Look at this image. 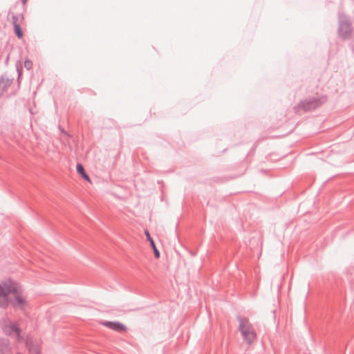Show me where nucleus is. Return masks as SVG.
<instances>
[{
	"mask_svg": "<svg viewBox=\"0 0 354 354\" xmlns=\"http://www.w3.org/2000/svg\"><path fill=\"white\" fill-rule=\"evenodd\" d=\"M9 303L19 307L26 304V297L20 286L10 280L0 284V306H6Z\"/></svg>",
	"mask_w": 354,
	"mask_h": 354,
	"instance_id": "nucleus-1",
	"label": "nucleus"
},
{
	"mask_svg": "<svg viewBox=\"0 0 354 354\" xmlns=\"http://www.w3.org/2000/svg\"><path fill=\"white\" fill-rule=\"evenodd\" d=\"M3 330L6 334L12 337L19 342L25 343L26 346L28 347L30 350L32 349L31 346L34 343L32 339L30 337L24 339L21 337V330L15 323L9 320L5 321L3 326Z\"/></svg>",
	"mask_w": 354,
	"mask_h": 354,
	"instance_id": "nucleus-2",
	"label": "nucleus"
},
{
	"mask_svg": "<svg viewBox=\"0 0 354 354\" xmlns=\"http://www.w3.org/2000/svg\"><path fill=\"white\" fill-rule=\"evenodd\" d=\"M239 330L247 343L252 344L256 339V332L248 319H239Z\"/></svg>",
	"mask_w": 354,
	"mask_h": 354,
	"instance_id": "nucleus-3",
	"label": "nucleus"
},
{
	"mask_svg": "<svg viewBox=\"0 0 354 354\" xmlns=\"http://www.w3.org/2000/svg\"><path fill=\"white\" fill-rule=\"evenodd\" d=\"M101 324L117 332H125L127 326L119 322H102Z\"/></svg>",
	"mask_w": 354,
	"mask_h": 354,
	"instance_id": "nucleus-4",
	"label": "nucleus"
},
{
	"mask_svg": "<svg viewBox=\"0 0 354 354\" xmlns=\"http://www.w3.org/2000/svg\"><path fill=\"white\" fill-rule=\"evenodd\" d=\"M24 22V16L22 14H16L12 13V23L13 26L15 25H22Z\"/></svg>",
	"mask_w": 354,
	"mask_h": 354,
	"instance_id": "nucleus-5",
	"label": "nucleus"
},
{
	"mask_svg": "<svg viewBox=\"0 0 354 354\" xmlns=\"http://www.w3.org/2000/svg\"><path fill=\"white\" fill-rule=\"evenodd\" d=\"M77 171L80 175L82 176L84 179L89 183H91L89 176L86 174L84 167L81 164L77 165Z\"/></svg>",
	"mask_w": 354,
	"mask_h": 354,
	"instance_id": "nucleus-6",
	"label": "nucleus"
},
{
	"mask_svg": "<svg viewBox=\"0 0 354 354\" xmlns=\"http://www.w3.org/2000/svg\"><path fill=\"white\" fill-rule=\"evenodd\" d=\"M145 234L147 236V240L150 242V244H151V247H152V248L153 250L156 258H159L160 257V253H159L158 250H157V248H156V247L155 245L154 241H153V239L150 236V234H149V232L148 231H145Z\"/></svg>",
	"mask_w": 354,
	"mask_h": 354,
	"instance_id": "nucleus-7",
	"label": "nucleus"
},
{
	"mask_svg": "<svg viewBox=\"0 0 354 354\" xmlns=\"http://www.w3.org/2000/svg\"><path fill=\"white\" fill-rule=\"evenodd\" d=\"M21 25H15L14 26L15 28V32L18 38L21 39L23 37V32L21 28Z\"/></svg>",
	"mask_w": 354,
	"mask_h": 354,
	"instance_id": "nucleus-8",
	"label": "nucleus"
},
{
	"mask_svg": "<svg viewBox=\"0 0 354 354\" xmlns=\"http://www.w3.org/2000/svg\"><path fill=\"white\" fill-rule=\"evenodd\" d=\"M24 66L27 69H30L32 66V63L30 60H26L24 62Z\"/></svg>",
	"mask_w": 354,
	"mask_h": 354,
	"instance_id": "nucleus-9",
	"label": "nucleus"
}]
</instances>
